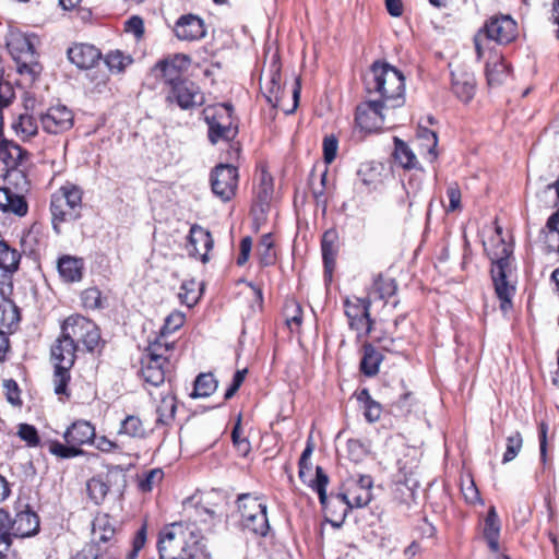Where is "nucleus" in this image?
Masks as SVG:
<instances>
[{
	"label": "nucleus",
	"mask_w": 559,
	"mask_h": 559,
	"mask_svg": "<svg viewBox=\"0 0 559 559\" xmlns=\"http://www.w3.org/2000/svg\"><path fill=\"white\" fill-rule=\"evenodd\" d=\"M183 510L193 519V527L183 531L181 523H173L160 531L157 542L159 559H209L204 538L195 527L197 523L214 525L219 522L215 511L193 503V498L183 501Z\"/></svg>",
	"instance_id": "f257e3e1"
},
{
	"label": "nucleus",
	"mask_w": 559,
	"mask_h": 559,
	"mask_svg": "<svg viewBox=\"0 0 559 559\" xmlns=\"http://www.w3.org/2000/svg\"><path fill=\"white\" fill-rule=\"evenodd\" d=\"M367 96L377 97L390 108L401 107L405 102V78L386 61L372 62L364 76Z\"/></svg>",
	"instance_id": "f03ea898"
},
{
	"label": "nucleus",
	"mask_w": 559,
	"mask_h": 559,
	"mask_svg": "<svg viewBox=\"0 0 559 559\" xmlns=\"http://www.w3.org/2000/svg\"><path fill=\"white\" fill-rule=\"evenodd\" d=\"M34 39L35 36L19 31L10 32L7 37V48L16 62V70L26 76L29 83H33L43 70L37 60Z\"/></svg>",
	"instance_id": "7ed1b4c3"
},
{
	"label": "nucleus",
	"mask_w": 559,
	"mask_h": 559,
	"mask_svg": "<svg viewBox=\"0 0 559 559\" xmlns=\"http://www.w3.org/2000/svg\"><path fill=\"white\" fill-rule=\"evenodd\" d=\"M82 195L81 188L74 185L62 186L51 195L52 228L57 235L61 234V223L76 221L81 217Z\"/></svg>",
	"instance_id": "20e7f679"
},
{
	"label": "nucleus",
	"mask_w": 559,
	"mask_h": 559,
	"mask_svg": "<svg viewBox=\"0 0 559 559\" xmlns=\"http://www.w3.org/2000/svg\"><path fill=\"white\" fill-rule=\"evenodd\" d=\"M512 249L502 239L499 240L497 250L489 253L491 260V278L493 282L497 297L500 300V308L507 312L512 307V297L515 293V287L510 285L507 281V271L510 266V257Z\"/></svg>",
	"instance_id": "39448f33"
},
{
	"label": "nucleus",
	"mask_w": 559,
	"mask_h": 559,
	"mask_svg": "<svg viewBox=\"0 0 559 559\" xmlns=\"http://www.w3.org/2000/svg\"><path fill=\"white\" fill-rule=\"evenodd\" d=\"M174 347V344L155 343L151 345L141 358V374L146 383L158 386L164 383L170 373L173 364L166 353Z\"/></svg>",
	"instance_id": "423d86ee"
},
{
	"label": "nucleus",
	"mask_w": 559,
	"mask_h": 559,
	"mask_svg": "<svg viewBox=\"0 0 559 559\" xmlns=\"http://www.w3.org/2000/svg\"><path fill=\"white\" fill-rule=\"evenodd\" d=\"M203 117L209 127L207 138L212 144L219 141L230 142L238 134V127L234 124L233 106L218 104L203 109Z\"/></svg>",
	"instance_id": "0eeeda50"
},
{
	"label": "nucleus",
	"mask_w": 559,
	"mask_h": 559,
	"mask_svg": "<svg viewBox=\"0 0 559 559\" xmlns=\"http://www.w3.org/2000/svg\"><path fill=\"white\" fill-rule=\"evenodd\" d=\"M261 88L267 103L274 108H281L286 115L293 114L296 110L300 96V82L299 79L296 80V85L293 90L292 108H285L282 105L284 90L281 85V62L278 57H273L269 69V81Z\"/></svg>",
	"instance_id": "6e6552de"
},
{
	"label": "nucleus",
	"mask_w": 559,
	"mask_h": 559,
	"mask_svg": "<svg viewBox=\"0 0 559 559\" xmlns=\"http://www.w3.org/2000/svg\"><path fill=\"white\" fill-rule=\"evenodd\" d=\"M127 486V476L124 469L120 465H111L107 468L105 475H96L87 480L86 490L90 499L100 506L111 487L122 491Z\"/></svg>",
	"instance_id": "1a4fd4ad"
},
{
	"label": "nucleus",
	"mask_w": 559,
	"mask_h": 559,
	"mask_svg": "<svg viewBox=\"0 0 559 559\" xmlns=\"http://www.w3.org/2000/svg\"><path fill=\"white\" fill-rule=\"evenodd\" d=\"M62 330L69 331L78 347L81 343L90 353H93L100 344L98 326L81 314L67 318L62 323Z\"/></svg>",
	"instance_id": "9d476101"
},
{
	"label": "nucleus",
	"mask_w": 559,
	"mask_h": 559,
	"mask_svg": "<svg viewBox=\"0 0 559 559\" xmlns=\"http://www.w3.org/2000/svg\"><path fill=\"white\" fill-rule=\"evenodd\" d=\"M370 307L371 300L369 297L359 298L353 296L344 300V310L348 325L352 330L356 331L358 338L369 335L372 330L373 320L370 318Z\"/></svg>",
	"instance_id": "9b49d317"
},
{
	"label": "nucleus",
	"mask_w": 559,
	"mask_h": 559,
	"mask_svg": "<svg viewBox=\"0 0 559 559\" xmlns=\"http://www.w3.org/2000/svg\"><path fill=\"white\" fill-rule=\"evenodd\" d=\"M191 64V58L185 53H175L159 60L153 71L155 76L167 87V90L181 81Z\"/></svg>",
	"instance_id": "f8f14e48"
},
{
	"label": "nucleus",
	"mask_w": 559,
	"mask_h": 559,
	"mask_svg": "<svg viewBox=\"0 0 559 559\" xmlns=\"http://www.w3.org/2000/svg\"><path fill=\"white\" fill-rule=\"evenodd\" d=\"M213 193L222 201L231 200L238 187V169L229 164H219L211 173Z\"/></svg>",
	"instance_id": "ddd939ff"
},
{
	"label": "nucleus",
	"mask_w": 559,
	"mask_h": 559,
	"mask_svg": "<svg viewBox=\"0 0 559 559\" xmlns=\"http://www.w3.org/2000/svg\"><path fill=\"white\" fill-rule=\"evenodd\" d=\"M41 128L50 134H59L70 130L73 126L74 115L71 109L64 105H56L46 110L36 111Z\"/></svg>",
	"instance_id": "4468645a"
},
{
	"label": "nucleus",
	"mask_w": 559,
	"mask_h": 559,
	"mask_svg": "<svg viewBox=\"0 0 559 559\" xmlns=\"http://www.w3.org/2000/svg\"><path fill=\"white\" fill-rule=\"evenodd\" d=\"M373 480L370 475H350L342 484V492L354 508H364L372 499Z\"/></svg>",
	"instance_id": "2eb2a0df"
},
{
	"label": "nucleus",
	"mask_w": 559,
	"mask_h": 559,
	"mask_svg": "<svg viewBox=\"0 0 559 559\" xmlns=\"http://www.w3.org/2000/svg\"><path fill=\"white\" fill-rule=\"evenodd\" d=\"M390 108L377 97L368 96L367 100L356 108L355 121L357 126L367 132L381 129L384 122L383 110Z\"/></svg>",
	"instance_id": "dca6fc26"
},
{
	"label": "nucleus",
	"mask_w": 559,
	"mask_h": 559,
	"mask_svg": "<svg viewBox=\"0 0 559 559\" xmlns=\"http://www.w3.org/2000/svg\"><path fill=\"white\" fill-rule=\"evenodd\" d=\"M166 100L177 104L182 110H190L202 106L204 96L199 86L187 79L167 90Z\"/></svg>",
	"instance_id": "f3484780"
},
{
	"label": "nucleus",
	"mask_w": 559,
	"mask_h": 559,
	"mask_svg": "<svg viewBox=\"0 0 559 559\" xmlns=\"http://www.w3.org/2000/svg\"><path fill=\"white\" fill-rule=\"evenodd\" d=\"M120 522L108 513H98L92 522L93 544L119 543Z\"/></svg>",
	"instance_id": "a211bd4d"
},
{
	"label": "nucleus",
	"mask_w": 559,
	"mask_h": 559,
	"mask_svg": "<svg viewBox=\"0 0 559 559\" xmlns=\"http://www.w3.org/2000/svg\"><path fill=\"white\" fill-rule=\"evenodd\" d=\"M320 504L325 512L326 521L335 528L343 526L348 512L354 509L342 491L326 496V499L320 501Z\"/></svg>",
	"instance_id": "6ab92c4d"
},
{
	"label": "nucleus",
	"mask_w": 559,
	"mask_h": 559,
	"mask_svg": "<svg viewBox=\"0 0 559 559\" xmlns=\"http://www.w3.org/2000/svg\"><path fill=\"white\" fill-rule=\"evenodd\" d=\"M484 32L489 39L509 44L516 36V23L509 15L492 16L486 22Z\"/></svg>",
	"instance_id": "aec40b11"
},
{
	"label": "nucleus",
	"mask_w": 559,
	"mask_h": 559,
	"mask_svg": "<svg viewBox=\"0 0 559 559\" xmlns=\"http://www.w3.org/2000/svg\"><path fill=\"white\" fill-rule=\"evenodd\" d=\"M174 33L179 40L195 41L206 36V27L199 15L187 13L178 17Z\"/></svg>",
	"instance_id": "412c9836"
},
{
	"label": "nucleus",
	"mask_w": 559,
	"mask_h": 559,
	"mask_svg": "<svg viewBox=\"0 0 559 559\" xmlns=\"http://www.w3.org/2000/svg\"><path fill=\"white\" fill-rule=\"evenodd\" d=\"M214 240L211 233L202 226L194 224L190 227L187 250L189 255L199 258L205 263L207 253L212 250Z\"/></svg>",
	"instance_id": "4be33fe9"
},
{
	"label": "nucleus",
	"mask_w": 559,
	"mask_h": 559,
	"mask_svg": "<svg viewBox=\"0 0 559 559\" xmlns=\"http://www.w3.org/2000/svg\"><path fill=\"white\" fill-rule=\"evenodd\" d=\"M79 347L73 342L69 331L62 330L60 335L53 342L50 348L51 359L53 364L67 365L73 367Z\"/></svg>",
	"instance_id": "5701e85b"
},
{
	"label": "nucleus",
	"mask_w": 559,
	"mask_h": 559,
	"mask_svg": "<svg viewBox=\"0 0 559 559\" xmlns=\"http://www.w3.org/2000/svg\"><path fill=\"white\" fill-rule=\"evenodd\" d=\"M340 250L338 234L336 229L330 228L323 233L321 238V253L324 267V278L331 281L336 266V257Z\"/></svg>",
	"instance_id": "b1692460"
},
{
	"label": "nucleus",
	"mask_w": 559,
	"mask_h": 559,
	"mask_svg": "<svg viewBox=\"0 0 559 559\" xmlns=\"http://www.w3.org/2000/svg\"><path fill=\"white\" fill-rule=\"evenodd\" d=\"M36 111H39V109L35 107L34 102L32 105L26 102L25 112L21 114L12 123L15 134L23 141H28L38 133L39 118L36 115Z\"/></svg>",
	"instance_id": "393cba45"
},
{
	"label": "nucleus",
	"mask_w": 559,
	"mask_h": 559,
	"mask_svg": "<svg viewBox=\"0 0 559 559\" xmlns=\"http://www.w3.org/2000/svg\"><path fill=\"white\" fill-rule=\"evenodd\" d=\"M69 60L80 69L91 70L102 59L98 48L90 44H75L67 51Z\"/></svg>",
	"instance_id": "a878e982"
},
{
	"label": "nucleus",
	"mask_w": 559,
	"mask_h": 559,
	"mask_svg": "<svg viewBox=\"0 0 559 559\" xmlns=\"http://www.w3.org/2000/svg\"><path fill=\"white\" fill-rule=\"evenodd\" d=\"M39 530V518L28 507L25 510L16 512L12 519L11 531L14 537H29Z\"/></svg>",
	"instance_id": "bb28decb"
},
{
	"label": "nucleus",
	"mask_w": 559,
	"mask_h": 559,
	"mask_svg": "<svg viewBox=\"0 0 559 559\" xmlns=\"http://www.w3.org/2000/svg\"><path fill=\"white\" fill-rule=\"evenodd\" d=\"M66 443H72L75 448L90 444L95 439V427L87 420L74 421L63 433Z\"/></svg>",
	"instance_id": "cd10ccee"
},
{
	"label": "nucleus",
	"mask_w": 559,
	"mask_h": 559,
	"mask_svg": "<svg viewBox=\"0 0 559 559\" xmlns=\"http://www.w3.org/2000/svg\"><path fill=\"white\" fill-rule=\"evenodd\" d=\"M57 270L64 283L80 282L83 277L84 261L82 258L64 254L58 259Z\"/></svg>",
	"instance_id": "c85d7f7f"
},
{
	"label": "nucleus",
	"mask_w": 559,
	"mask_h": 559,
	"mask_svg": "<svg viewBox=\"0 0 559 559\" xmlns=\"http://www.w3.org/2000/svg\"><path fill=\"white\" fill-rule=\"evenodd\" d=\"M452 76V91L455 96L464 102L468 103L475 95L476 79L471 72L459 71L451 72Z\"/></svg>",
	"instance_id": "c756f323"
},
{
	"label": "nucleus",
	"mask_w": 559,
	"mask_h": 559,
	"mask_svg": "<svg viewBox=\"0 0 559 559\" xmlns=\"http://www.w3.org/2000/svg\"><path fill=\"white\" fill-rule=\"evenodd\" d=\"M27 156V152L22 148L17 143L11 140H7L1 136L0 141V160L9 169L17 168L24 158Z\"/></svg>",
	"instance_id": "7c9ffc66"
},
{
	"label": "nucleus",
	"mask_w": 559,
	"mask_h": 559,
	"mask_svg": "<svg viewBox=\"0 0 559 559\" xmlns=\"http://www.w3.org/2000/svg\"><path fill=\"white\" fill-rule=\"evenodd\" d=\"M483 534L489 549L492 552H498L500 550V520L495 507H490L487 512V515L484 521Z\"/></svg>",
	"instance_id": "2f4dec72"
},
{
	"label": "nucleus",
	"mask_w": 559,
	"mask_h": 559,
	"mask_svg": "<svg viewBox=\"0 0 559 559\" xmlns=\"http://www.w3.org/2000/svg\"><path fill=\"white\" fill-rule=\"evenodd\" d=\"M20 260V252L4 240H0V269L3 271L4 278L11 280L12 274L19 270Z\"/></svg>",
	"instance_id": "473e14b6"
},
{
	"label": "nucleus",
	"mask_w": 559,
	"mask_h": 559,
	"mask_svg": "<svg viewBox=\"0 0 559 559\" xmlns=\"http://www.w3.org/2000/svg\"><path fill=\"white\" fill-rule=\"evenodd\" d=\"M362 348L364 355L360 360V371L367 377H373L379 372L383 357L371 344L367 343Z\"/></svg>",
	"instance_id": "72a5a7b5"
},
{
	"label": "nucleus",
	"mask_w": 559,
	"mask_h": 559,
	"mask_svg": "<svg viewBox=\"0 0 559 559\" xmlns=\"http://www.w3.org/2000/svg\"><path fill=\"white\" fill-rule=\"evenodd\" d=\"M236 503L238 511L241 513L242 521L252 513L267 511L266 503L262 502L260 497L249 492L238 495Z\"/></svg>",
	"instance_id": "f704fd0d"
},
{
	"label": "nucleus",
	"mask_w": 559,
	"mask_h": 559,
	"mask_svg": "<svg viewBox=\"0 0 559 559\" xmlns=\"http://www.w3.org/2000/svg\"><path fill=\"white\" fill-rule=\"evenodd\" d=\"M4 189V200H1L0 210L3 212H11L19 216H24L27 213L28 205L23 195L12 192L8 188Z\"/></svg>",
	"instance_id": "c9c22d12"
},
{
	"label": "nucleus",
	"mask_w": 559,
	"mask_h": 559,
	"mask_svg": "<svg viewBox=\"0 0 559 559\" xmlns=\"http://www.w3.org/2000/svg\"><path fill=\"white\" fill-rule=\"evenodd\" d=\"M177 411V400L176 396L171 393H168L162 396L160 402L157 406V425H170V423L175 418V414Z\"/></svg>",
	"instance_id": "e433bc0d"
},
{
	"label": "nucleus",
	"mask_w": 559,
	"mask_h": 559,
	"mask_svg": "<svg viewBox=\"0 0 559 559\" xmlns=\"http://www.w3.org/2000/svg\"><path fill=\"white\" fill-rule=\"evenodd\" d=\"M20 311L16 305L10 299L0 302V326L11 332L20 322Z\"/></svg>",
	"instance_id": "4c0bfd02"
},
{
	"label": "nucleus",
	"mask_w": 559,
	"mask_h": 559,
	"mask_svg": "<svg viewBox=\"0 0 559 559\" xmlns=\"http://www.w3.org/2000/svg\"><path fill=\"white\" fill-rule=\"evenodd\" d=\"M257 255L261 266H271L276 262L272 234L269 233L261 236L257 247Z\"/></svg>",
	"instance_id": "58836bf2"
},
{
	"label": "nucleus",
	"mask_w": 559,
	"mask_h": 559,
	"mask_svg": "<svg viewBox=\"0 0 559 559\" xmlns=\"http://www.w3.org/2000/svg\"><path fill=\"white\" fill-rule=\"evenodd\" d=\"M397 290V284L394 278L384 277L378 274L372 283L370 295H376L381 300H386Z\"/></svg>",
	"instance_id": "ea45409f"
},
{
	"label": "nucleus",
	"mask_w": 559,
	"mask_h": 559,
	"mask_svg": "<svg viewBox=\"0 0 559 559\" xmlns=\"http://www.w3.org/2000/svg\"><path fill=\"white\" fill-rule=\"evenodd\" d=\"M217 389V381L212 373H200L194 380L193 399L207 397Z\"/></svg>",
	"instance_id": "a19ab883"
},
{
	"label": "nucleus",
	"mask_w": 559,
	"mask_h": 559,
	"mask_svg": "<svg viewBox=\"0 0 559 559\" xmlns=\"http://www.w3.org/2000/svg\"><path fill=\"white\" fill-rule=\"evenodd\" d=\"M243 526L251 531L254 535L265 537L270 531V524L266 512H258L247 515L242 521Z\"/></svg>",
	"instance_id": "79ce46f5"
},
{
	"label": "nucleus",
	"mask_w": 559,
	"mask_h": 559,
	"mask_svg": "<svg viewBox=\"0 0 559 559\" xmlns=\"http://www.w3.org/2000/svg\"><path fill=\"white\" fill-rule=\"evenodd\" d=\"M509 74L508 64L502 59H497L493 62H487L486 76L490 86L500 85L504 82Z\"/></svg>",
	"instance_id": "37998d69"
},
{
	"label": "nucleus",
	"mask_w": 559,
	"mask_h": 559,
	"mask_svg": "<svg viewBox=\"0 0 559 559\" xmlns=\"http://www.w3.org/2000/svg\"><path fill=\"white\" fill-rule=\"evenodd\" d=\"M11 523L10 514L5 510L0 509V559L5 558L12 543Z\"/></svg>",
	"instance_id": "c03bdc74"
},
{
	"label": "nucleus",
	"mask_w": 559,
	"mask_h": 559,
	"mask_svg": "<svg viewBox=\"0 0 559 559\" xmlns=\"http://www.w3.org/2000/svg\"><path fill=\"white\" fill-rule=\"evenodd\" d=\"M394 158L403 168H414L417 164L416 155L401 139H394Z\"/></svg>",
	"instance_id": "a18cd8bd"
},
{
	"label": "nucleus",
	"mask_w": 559,
	"mask_h": 559,
	"mask_svg": "<svg viewBox=\"0 0 559 559\" xmlns=\"http://www.w3.org/2000/svg\"><path fill=\"white\" fill-rule=\"evenodd\" d=\"M417 138L420 141V147L427 151L430 160H435L438 156L436 151L438 145L437 133L426 127H418Z\"/></svg>",
	"instance_id": "49530a36"
},
{
	"label": "nucleus",
	"mask_w": 559,
	"mask_h": 559,
	"mask_svg": "<svg viewBox=\"0 0 559 559\" xmlns=\"http://www.w3.org/2000/svg\"><path fill=\"white\" fill-rule=\"evenodd\" d=\"M119 435H126L131 438H144L145 428L142 420L134 415H128L120 424Z\"/></svg>",
	"instance_id": "de8ad7c7"
},
{
	"label": "nucleus",
	"mask_w": 559,
	"mask_h": 559,
	"mask_svg": "<svg viewBox=\"0 0 559 559\" xmlns=\"http://www.w3.org/2000/svg\"><path fill=\"white\" fill-rule=\"evenodd\" d=\"M132 62V57L130 55H124L120 50L110 51L105 57V63L111 72H123Z\"/></svg>",
	"instance_id": "09e8293b"
},
{
	"label": "nucleus",
	"mask_w": 559,
	"mask_h": 559,
	"mask_svg": "<svg viewBox=\"0 0 559 559\" xmlns=\"http://www.w3.org/2000/svg\"><path fill=\"white\" fill-rule=\"evenodd\" d=\"M55 365L53 371V384H55V393L57 395L67 394L68 384L70 382V369L72 367H68L67 365Z\"/></svg>",
	"instance_id": "8fccbe9b"
},
{
	"label": "nucleus",
	"mask_w": 559,
	"mask_h": 559,
	"mask_svg": "<svg viewBox=\"0 0 559 559\" xmlns=\"http://www.w3.org/2000/svg\"><path fill=\"white\" fill-rule=\"evenodd\" d=\"M285 322L290 331L295 328H299L302 322V309L301 306L295 300H288L284 307Z\"/></svg>",
	"instance_id": "3c124183"
},
{
	"label": "nucleus",
	"mask_w": 559,
	"mask_h": 559,
	"mask_svg": "<svg viewBox=\"0 0 559 559\" xmlns=\"http://www.w3.org/2000/svg\"><path fill=\"white\" fill-rule=\"evenodd\" d=\"M523 445V438L519 431L511 433L507 438L506 452L503 453L502 463L507 464L513 461L520 453Z\"/></svg>",
	"instance_id": "603ef678"
},
{
	"label": "nucleus",
	"mask_w": 559,
	"mask_h": 559,
	"mask_svg": "<svg viewBox=\"0 0 559 559\" xmlns=\"http://www.w3.org/2000/svg\"><path fill=\"white\" fill-rule=\"evenodd\" d=\"M48 450L60 459H71L82 454V450L75 448L72 443L62 444L57 440L49 442Z\"/></svg>",
	"instance_id": "864d4df0"
},
{
	"label": "nucleus",
	"mask_w": 559,
	"mask_h": 559,
	"mask_svg": "<svg viewBox=\"0 0 559 559\" xmlns=\"http://www.w3.org/2000/svg\"><path fill=\"white\" fill-rule=\"evenodd\" d=\"M329 484V476L321 466L316 467V478L309 481V486L318 493L319 501L326 499V487Z\"/></svg>",
	"instance_id": "5fc2aeb1"
},
{
	"label": "nucleus",
	"mask_w": 559,
	"mask_h": 559,
	"mask_svg": "<svg viewBox=\"0 0 559 559\" xmlns=\"http://www.w3.org/2000/svg\"><path fill=\"white\" fill-rule=\"evenodd\" d=\"M197 283L194 281L183 282L178 294L181 304L187 307H193L199 300V294L195 290Z\"/></svg>",
	"instance_id": "6e6d98bb"
},
{
	"label": "nucleus",
	"mask_w": 559,
	"mask_h": 559,
	"mask_svg": "<svg viewBox=\"0 0 559 559\" xmlns=\"http://www.w3.org/2000/svg\"><path fill=\"white\" fill-rule=\"evenodd\" d=\"M347 454L350 461L361 462L368 454L367 445L359 439H348Z\"/></svg>",
	"instance_id": "4d7b16f0"
},
{
	"label": "nucleus",
	"mask_w": 559,
	"mask_h": 559,
	"mask_svg": "<svg viewBox=\"0 0 559 559\" xmlns=\"http://www.w3.org/2000/svg\"><path fill=\"white\" fill-rule=\"evenodd\" d=\"M146 543V525L141 526L131 543V549L126 554L124 559H138L139 552L144 548Z\"/></svg>",
	"instance_id": "13d9d810"
},
{
	"label": "nucleus",
	"mask_w": 559,
	"mask_h": 559,
	"mask_svg": "<svg viewBox=\"0 0 559 559\" xmlns=\"http://www.w3.org/2000/svg\"><path fill=\"white\" fill-rule=\"evenodd\" d=\"M81 299L86 309H99L102 305V292L97 287H90L82 292Z\"/></svg>",
	"instance_id": "bf43d9fd"
},
{
	"label": "nucleus",
	"mask_w": 559,
	"mask_h": 559,
	"mask_svg": "<svg viewBox=\"0 0 559 559\" xmlns=\"http://www.w3.org/2000/svg\"><path fill=\"white\" fill-rule=\"evenodd\" d=\"M17 436L26 442L31 448L37 447L40 443L37 429L29 424H20Z\"/></svg>",
	"instance_id": "052dcab7"
},
{
	"label": "nucleus",
	"mask_w": 559,
	"mask_h": 559,
	"mask_svg": "<svg viewBox=\"0 0 559 559\" xmlns=\"http://www.w3.org/2000/svg\"><path fill=\"white\" fill-rule=\"evenodd\" d=\"M185 323V314L179 311H174L166 317L162 328V335L173 333L180 329Z\"/></svg>",
	"instance_id": "680f3d73"
},
{
	"label": "nucleus",
	"mask_w": 559,
	"mask_h": 559,
	"mask_svg": "<svg viewBox=\"0 0 559 559\" xmlns=\"http://www.w3.org/2000/svg\"><path fill=\"white\" fill-rule=\"evenodd\" d=\"M94 545L97 549V559H119L121 557L119 543Z\"/></svg>",
	"instance_id": "e2e57ef3"
},
{
	"label": "nucleus",
	"mask_w": 559,
	"mask_h": 559,
	"mask_svg": "<svg viewBox=\"0 0 559 559\" xmlns=\"http://www.w3.org/2000/svg\"><path fill=\"white\" fill-rule=\"evenodd\" d=\"M163 478V472L159 468H154L146 472L143 478L139 483V487L143 492H150L154 485L160 481Z\"/></svg>",
	"instance_id": "0e129e2a"
},
{
	"label": "nucleus",
	"mask_w": 559,
	"mask_h": 559,
	"mask_svg": "<svg viewBox=\"0 0 559 559\" xmlns=\"http://www.w3.org/2000/svg\"><path fill=\"white\" fill-rule=\"evenodd\" d=\"M338 141L334 135H328L323 139V159L331 164L337 154Z\"/></svg>",
	"instance_id": "69168bd1"
},
{
	"label": "nucleus",
	"mask_w": 559,
	"mask_h": 559,
	"mask_svg": "<svg viewBox=\"0 0 559 559\" xmlns=\"http://www.w3.org/2000/svg\"><path fill=\"white\" fill-rule=\"evenodd\" d=\"M233 443L239 454L246 456L250 452V442L247 438L240 437V425L239 423L233 428L231 431Z\"/></svg>",
	"instance_id": "338daca9"
},
{
	"label": "nucleus",
	"mask_w": 559,
	"mask_h": 559,
	"mask_svg": "<svg viewBox=\"0 0 559 559\" xmlns=\"http://www.w3.org/2000/svg\"><path fill=\"white\" fill-rule=\"evenodd\" d=\"M313 452V447L309 441L304 449L298 465H299V478L306 483V472L311 469L310 456Z\"/></svg>",
	"instance_id": "774afa93"
}]
</instances>
